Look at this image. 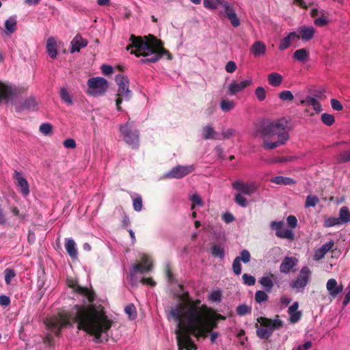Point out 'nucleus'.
Masks as SVG:
<instances>
[{
	"mask_svg": "<svg viewBox=\"0 0 350 350\" xmlns=\"http://www.w3.org/2000/svg\"><path fill=\"white\" fill-rule=\"evenodd\" d=\"M322 122L327 126H331L334 122V117L328 113H323L321 115Z\"/></svg>",
	"mask_w": 350,
	"mask_h": 350,
	"instance_id": "obj_50",
	"label": "nucleus"
},
{
	"mask_svg": "<svg viewBox=\"0 0 350 350\" xmlns=\"http://www.w3.org/2000/svg\"><path fill=\"white\" fill-rule=\"evenodd\" d=\"M226 70L229 73L234 72L237 69V64L233 61H229L226 65Z\"/></svg>",
	"mask_w": 350,
	"mask_h": 350,
	"instance_id": "obj_61",
	"label": "nucleus"
},
{
	"mask_svg": "<svg viewBox=\"0 0 350 350\" xmlns=\"http://www.w3.org/2000/svg\"><path fill=\"white\" fill-rule=\"evenodd\" d=\"M299 40V35L295 32H290L287 36L283 38L279 44V49L284 51L288 49L293 42H295Z\"/></svg>",
	"mask_w": 350,
	"mask_h": 350,
	"instance_id": "obj_20",
	"label": "nucleus"
},
{
	"mask_svg": "<svg viewBox=\"0 0 350 350\" xmlns=\"http://www.w3.org/2000/svg\"><path fill=\"white\" fill-rule=\"evenodd\" d=\"M191 200L192 202L191 209H194L196 206H202L203 205V202L198 194L192 195Z\"/></svg>",
	"mask_w": 350,
	"mask_h": 350,
	"instance_id": "obj_52",
	"label": "nucleus"
},
{
	"mask_svg": "<svg viewBox=\"0 0 350 350\" xmlns=\"http://www.w3.org/2000/svg\"><path fill=\"white\" fill-rule=\"evenodd\" d=\"M14 184L19 189L20 192L23 196H27L29 194V185L26 178L19 172L15 171L13 174Z\"/></svg>",
	"mask_w": 350,
	"mask_h": 350,
	"instance_id": "obj_14",
	"label": "nucleus"
},
{
	"mask_svg": "<svg viewBox=\"0 0 350 350\" xmlns=\"http://www.w3.org/2000/svg\"><path fill=\"white\" fill-rule=\"evenodd\" d=\"M263 147L272 150L284 144L289 139L288 129L283 120H276L265 125L260 131Z\"/></svg>",
	"mask_w": 350,
	"mask_h": 350,
	"instance_id": "obj_4",
	"label": "nucleus"
},
{
	"mask_svg": "<svg viewBox=\"0 0 350 350\" xmlns=\"http://www.w3.org/2000/svg\"><path fill=\"white\" fill-rule=\"evenodd\" d=\"M287 224L290 227L292 228H295L297 225V218L293 215H289L287 219Z\"/></svg>",
	"mask_w": 350,
	"mask_h": 350,
	"instance_id": "obj_63",
	"label": "nucleus"
},
{
	"mask_svg": "<svg viewBox=\"0 0 350 350\" xmlns=\"http://www.w3.org/2000/svg\"><path fill=\"white\" fill-rule=\"evenodd\" d=\"M88 94L92 96L103 94L108 88L107 81L103 77H92L88 81Z\"/></svg>",
	"mask_w": 350,
	"mask_h": 350,
	"instance_id": "obj_9",
	"label": "nucleus"
},
{
	"mask_svg": "<svg viewBox=\"0 0 350 350\" xmlns=\"http://www.w3.org/2000/svg\"><path fill=\"white\" fill-rule=\"evenodd\" d=\"M244 283L247 285L252 286L255 284L256 279L254 276L244 273L242 276Z\"/></svg>",
	"mask_w": 350,
	"mask_h": 350,
	"instance_id": "obj_56",
	"label": "nucleus"
},
{
	"mask_svg": "<svg viewBox=\"0 0 350 350\" xmlns=\"http://www.w3.org/2000/svg\"><path fill=\"white\" fill-rule=\"evenodd\" d=\"M328 19L326 16H321L319 18H317L314 20V24L317 26L323 27L327 24Z\"/></svg>",
	"mask_w": 350,
	"mask_h": 350,
	"instance_id": "obj_60",
	"label": "nucleus"
},
{
	"mask_svg": "<svg viewBox=\"0 0 350 350\" xmlns=\"http://www.w3.org/2000/svg\"><path fill=\"white\" fill-rule=\"evenodd\" d=\"M67 283L69 287L73 288L75 292L84 295L90 302L93 301L94 295L88 289L80 286L73 279L68 280Z\"/></svg>",
	"mask_w": 350,
	"mask_h": 350,
	"instance_id": "obj_17",
	"label": "nucleus"
},
{
	"mask_svg": "<svg viewBox=\"0 0 350 350\" xmlns=\"http://www.w3.org/2000/svg\"><path fill=\"white\" fill-rule=\"evenodd\" d=\"M312 343L310 341H307L301 345H299L294 348L293 350H308L312 347Z\"/></svg>",
	"mask_w": 350,
	"mask_h": 350,
	"instance_id": "obj_64",
	"label": "nucleus"
},
{
	"mask_svg": "<svg viewBox=\"0 0 350 350\" xmlns=\"http://www.w3.org/2000/svg\"><path fill=\"white\" fill-rule=\"evenodd\" d=\"M319 201V198L316 196L309 195L306 198L305 206L307 208L314 207L317 204Z\"/></svg>",
	"mask_w": 350,
	"mask_h": 350,
	"instance_id": "obj_44",
	"label": "nucleus"
},
{
	"mask_svg": "<svg viewBox=\"0 0 350 350\" xmlns=\"http://www.w3.org/2000/svg\"><path fill=\"white\" fill-rule=\"evenodd\" d=\"M195 167L193 165H178L172 169L167 174V177L180 178L190 174L194 170Z\"/></svg>",
	"mask_w": 350,
	"mask_h": 350,
	"instance_id": "obj_16",
	"label": "nucleus"
},
{
	"mask_svg": "<svg viewBox=\"0 0 350 350\" xmlns=\"http://www.w3.org/2000/svg\"><path fill=\"white\" fill-rule=\"evenodd\" d=\"M224 14L230 21L231 25L234 27H237L241 25L239 18H238L233 6L228 2L224 9Z\"/></svg>",
	"mask_w": 350,
	"mask_h": 350,
	"instance_id": "obj_21",
	"label": "nucleus"
},
{
	"mask_svg": "<svg viewBox=\"0 0 350 350\" xmlns=\"http://www.w3.org/2000/svg\"><path fill=\"white\" fill-rule=\"evenodd\" d=\"M252 80L251 78L241 81L233 80L228 86V94L229 95H235L236 94L244 90L251 86Z\"/></svg>",
	"mask_w": 350,
	"mask_h": 350,
	"instance_id": "obj_13",
	"label": "nucleus"
},
{
	"mask_svg": "<svg viewBox=\"0 0 350 350\" xmlns=\"http://www.w3.org/2000/svg\"><path fill=\"white\" fill-rule=\"evenodd\" d=\"M271 228L275 231L278 237L286 239H293L294 234L291 230L284 228V224L282 221H272Z\"/></svg>",
	"mask_w": 350,
	"mask_h": 350,
	"instance_id": "obj_15",
	"label": "nucleus"
},
{
	"mask_svg": "<svg viewBox=\"0 0 350 350\" xmlns=\"http://www.w3.org/2000/svg\"><path fill=\"white\" fill-rule=\"evenodd\" d=\"M39 130L42 134L46 135L51 133L52 126L49 123H43L40 126Z\"/></svg>",
	"mask_w": 350,
	"mask_h": 350,
	"instance_id": "obj_54",
	"label": "nucleus"
},
{
	"mask_svg": "<svg viewBox=\"0 0 350 350\" xmlns=\"http://www.w3.org/2000/svg\"><path fill=\"white\" fill-rule=\"evenodd\" d=\"M152 260L148 256L144 254L141 258L139 262L135 264L131 270L130 277L132 284H137V280L136 278V274L138 272L142 273L148 272L152 269Z\"/></svg>",
	"mask_w": 350,
	"mask_h": 350,
	"instance_id": "obj_7",
	"label": "nucleus"
},
{
	"mask_svg": "<svg viewBox=\"0 0 350 350\" xmlns=\"http://www.w3.org/2000/svg\"><path fill=\"white\" fill-rule=\"evenodd\" d=\"M5 282L7 284H10L12 280L16 276L15 271L12 269H5L4 271Z\"/></svg>",
	"mask_w": 350,
	"mask_h": 350,
	"instance_id": "obj_42",
	"label": "nucleus"
},
{
	"mask_svg": "<svg viewBox=\"0 0 350 350\" xmlns=\"http://www.w3.org/2000/svg\"><path fill=\"white\" fill-rule=\"evenodd\" d=\"M251 310V308L245 304L241 305L237 308V313L240 316L250 314Z\"/></svg>",
	"mask_w": 350,
	"mask_h": 350,
	"instance_id": "obj_51",
	"label": "nucleus"
},
{
	"mask_svg": "<svg viewBox=\"0 0 350 350\" xmlns=\"http://www.w3.org/2000/svg\"><path fill=\"white\" fill-rule=\"evenodd\" d=\"M341 225L338 217H329L325 219L324 226L327 228Z\"/></svg>",
	"mask_w": 350,
	"mask_h": 350,
	"instance_id": "obj_49",
	"label": "nucleus"
},
{
	"mask_svg": "<svg viewBox=\"0 0 350 350\" xmlns=\"http://www.w3.org/2000/svg\"><path fill=\"white\" fill-rule=\"evenodd\" d=\"M258 324L256 325L257 328V336L260 338H268L275 329H278L282 326V321L279 319L278 317L271 320L265 317H259L257 319Z\"/></svg>",
	"mask_w": 350,
	"mask_h": 350,
	"instance_id": "obj_5",
	"label": "nucleus"
},
{
	"mask_svg": "<svg viewBox=\"0 0 350 350\" xmlns=\"http://www.w3.org/2000/svg\"><path fill=\"white\" fill-rule=\"evenodd\" d=\"M279 98L282 100H293L294 96L291 91L284 90L280 92Z\"/></svg>",
	"mask_w": 350,
	"mask_h": 350,
	"instance_id": "obj_53",
	"label": "nucleus"
},
{
	"mask_svg": "<svg viewBox=\"0 0 350 350\" xmlns=\"http://www.w3.org/2000/svg\"><path fill=\"white\" fill-rule=\"evenodd\" d=\"M211 253L213 256L223 258L224 256V247L221 244H213Z\"/></svg>",
	"mask_w": 350,
	"mask_h": 350,
	"instance_id": "obj_39",
	"label": "nucleus"
},
{
	"mask_svg": "<svg viewBox=\"0 0 350 350\" xmlns=\"http://www.w3.org/2000/svg\"><path fill=\"white\" fill-rule=\"evenodd\" d=\"M309 57V53L308 51L305 49H300L295 51L293 53V57L301 62H305L308 59Z\"/></svg>",
	"mask_w": 350,
	"mask_h": 350,
	"instance_id": "obj_38",
	"label": "nucleus"
},
{
	"mask_svg": "<svg viewBox=\"0 0 350 350\" xmlns=\"http://www.w3.org/2000/svg\"><path fill=\"white\" fill-rule=\"evenodd\" d=\"M297 259L295 258L286 257L282 260L280 271L282 273H288L291 270L297 265Z\"/></svg>",
	"mask_w": 350,
	"mask_h": 350,
	"instance_id": "obj_28",
	"label": "nucleus"
},
{
	"mask_svg": "<svg viewBox=\"0 0 350 350\" xmlns=\"http://www.w3.org/2000/svg\"><path fill=\"white\" fill-rule=\"evenodd\" d=\"M133 206L136 211H140L142 208V199L141 197L135 198L133 201Z\"/></svg>",
	"mask_w": 350,
	"mask_h": 350,
	"instance_id": "obj_59",
	"label": "nucleus"
},
{
	"mask_svg": "<svg viewBox=\"0 0 350 350\" xmlns=\"http://www.w3.org/2000/svg\"><path fill=\"white\" fill-rule=\"evenodd\" d=\"M268 83L273 87H278L282 83L283 77L278 72H271L267 76Z\"/></svg>",
	"mask_w": 350,
	"mask_h": 350,
	"instance_id": "obj_32",
	"label": "nucleus"
},
{
	"mask_svg": "<svg viewBox=\"0 0 350 350\" xmlns=\"http://www.w3.org/2000/svg\"><path fill=\"white\" fill-rule=\"evenodd\" d=\"M234 200L241 207H246L248 205L246 198L239 192L235 195Z\"/></svg>",
	"mask_w": 350,
	"mask_h": 350,
	"instance_id": "obj_47",
	"label": "nucleus"
},
{
	"mask_svg": "<svg viewBox=\"0 0 350 350\" xmlns=\"http://www.w3.org/2000/svg\"><path fill=\"white\" fill-rule=\"evenodd\" d=\"M299 308V303L297 301H295L291 306H290L288 308V314L289 315L288 321L291 323L295 324L299 321L302 317L301 311L298 310Z\"/></svg>",
	"mask_w": 350,
	"mask_h": 350,
	"instance_id": "obj_19",
	"label": "nucleus"
},
{
	"mask_svg": "<svg viewBox=\"0 0 350 350\" xmlns=\"http://www.w3.org/2000/svg\"><path fill=\"white\" fill-rule=\"evenodd\" d=\"M130 40L131 43L126 47V50H131V53L135 54L137 57H145L142 59L144 63L156 62L167 53L163 48L161 41L154 36H145L142 38L132 35Z\"/></svg>",
	"mask_w": 350,
	"mask_h": 350,
	"instance_id": "obj_3",
	"label": "nucleus"
},
{
	"mask_svg": "<svg viewBox=\"0 0 350 350\" xmlns=\"http://www.w3.org/2000/svg\"><path fill=\"white\" fill-rule=\"evenodd\" d=\"M340 224H346L350 221V213L347 206H342L339 211L338 217Z\"/></svg>",
	"mask_w": 350,
	"mask_h": 350,
	"instance_id": "obj_35",
	"label": "nucleus"
},
{
	"mask_svg": "<svg viewBox=\"0 0 350 350\" xmlns=\"http://www.w3.org/2000/svg\"><path fill=\"white\" fill-rule=\"evenodd\" d=\"M273 275H265L262 277L259 282L260 284L267 291H271V288L273 286Z\"/></svg>",
	"mask_w": 350,
	"mask_h": 350,
	"instance_id": "obj_36",
	"label": "nucleus"
},
{
	"mask_svg": "<svg viewBox=\"0 0 350 350\" xmlns=\"http://www.w3.org/2000/svg\"><path fill=\"white\" fill-rule=\"evenodd\" d=\"M232 187L240 193L247 196H252L258 189V186L255 183H244L242 181L234 182Z\"/></svg>",
	"mask_w": 350,
	"mask_h": 350,
	"instance_id": "obj_12",
	"label": "nucleus"
},
{
	"mask_svg": "<svg viewBox=\"0 0 350 350\" xmlns=\"http://www.w3.org/2000/svg\"><path fill=\"white\" fill-rule=\"evenodd\" d=\"M202 136L205 139L221 140L220 133L216 132L210 125H206L202 129Z\"/></svg>",
	"mask_w": 350,
	"mask_h": 350,
	"instance_id": "obj_24",
	"label": "nucleus"
},
{
	"mask_svg": "<svg viewBox=\"0 0 350 350\" xmlns=\"http://www.w3.org/2000/svg\"><path fill=\"white\" fill-rule=\"evenodd\" d=\"M250 51L254 57H261L266 53L267 46L262 42L256 41L252 44Z\"/></svg>",
	"mask_w": 350,
	"mask_h": 350,
	"instance_id": "obj_27",
	"label": "nucleus"
},
{
	"mask_svg": "<svg viewBox=\"0 0 350 350\" xmlns=\"http://www.w3.org/2000/svg\"><path fill=\"white\" fill-rule=\"evenodd\" d=\"M334 242L333 241H329L328 243L323 244L321 247L315 251L314 259L319 260L323 258L327 253V252H329L334 247Z\"/></svg>",
	"mask_w": 350,
	"mask_h": 350,
	"instance_id": "obj_26",
	"label": "nucleus"
},
{
	"mask_svg": "<svg viewBox=\"0 0 350 350\" xmlns=\"http://www.w3.org/2000/svg\"><path fill=\"white\" fill-rule=\"evenodd\" d=\"M124 311L131 320H133L136 318L137 312H136V308L134 305L130 304V305L127 306L125 308Z\"/></svg>",
	"mask_w": 350,
	"mask_h": 350,
	"instance_id": "obj_43",
	"label": "nucleus"
},
{
	"mask_svg": "<svg viewBox=\"0 0 350 350\" xmlns=\"http://www.w3.org/2000/svg\"><path fill=\"white\" fill-rule=\"evenodd\" d=\"M271 181L278 185H290L294 184L295 182L293 178L284 177L282 176H275L271 178Z\"/></svg>",
	"mask_w": 350,
	"mask_h": 350,
	"instance_id": "obj_37",
	"label": "nucleus"
},
{
	"mask_svg": "<svg viewBox=\"0 0 350 350\" xmlns=\"http://www.w3.org/2000/svg\"><path fill=\"white\" fill-rule=\"evenodd\" d=\"M311 271L307 267H304L299 272L296 280L291 284L293 288L297 291L302 290L308 284Z\"/></svg>",
	"mask_w": 350,
	"mask_h": 350,
	"instance_id": "obj_11",
	"label": "nucleus"
},
{
	"mask_svg": "<svg viewBox=\"0 0 350 350\" xmlns=\"http://www.w3.org/2000/svg\"><path fill=\"white\" fill-rule=\"evenodd\" d=\"M116 82L118 85L117 99L116 100V107L118 111L121 110L120 104L123 100H128L131 97V91L129 88V81L127 77L123 75H118L116 77Z\"/></svg>",
	"mask_w": 350,
	"mask_h": 350,
	"instance_id": "obj_6",
	"label": "nucleus"
},
{
	"mask_svg": "<svg viewBox=\"0 0 350 350\" xmlns=\"http://www.w3.org/2000/svg\"><path fill=\"white\" fill-rule=\"evenodd\" d=\"M88 45V41L83 39L81 36H76L71 42L70 53L79 52L81 49Z\"/></svg>",
	"mask_w": 350,
	"mask_h": 350,
	"instance_id": "obj_25",
	"label": "nucleus"
},
{
	"mask_svg": "<svg viewBox=\"0 0 350 350\" xmlns=\"http://www.w3.org/2000/svg\"><path fill=\"white\" fill-rule=\"evenodd\" d=\"M237 258H239L240 261H243L244 263H247L250 262L251 256L250 252L247 250H243L241 252V256H237Z\"/></svg>",
	"mask_w": 350,
	"mask_h": 350,
	"instance_id": "obj_57",
	"label": "nucleus"
},
{
	"mask_svg": "<svg viewBox=\"0 0 350 350\" xmlns=\"http://www.w3.org/2000/svg\"><path fill=\"white\" fill-rule=\"evenodd\" d=\"M219 106L222 111L228 112L234 109L236 103L233 100L223 98L220 101Z\"/></svg>",
	"mask_w": 350,
	"mask_h": 350,
	"instance_id": "obj_34",
	"label": "nucleus"
},
{
	"mask_svg": "<svg viewBox=\"0 0 350 350\" xmlns=\"http://www.w3.org/2000/svg\"><path fill=\"white\" fill-rule=\"evenodd\" d=\"M120 131L124 141L132 147H136L139 142V133L135 129H133L131 122H126L125 124L120 126Z\"/></svg>",
	"mask_w": 350,
	"mask_h": 350,
	"instance_id": "obj_8",
	"label": "nucleus"
},
{
	"mask_svg": "<svg viewBox=\"0 0 350 350\" xmlns=\"http://www.w3.org/2000/svg\"><path fill=\"white\" fill-rule=\"evenodd\" d=\"M16 19L14 16H11L5 22V33L10 35L13 33L16 29Z\"/></svg>",
	"mask_w": 350,
	"mask_h": 350,
	"instance_id": "obj_33",
	"label": "nucleus"
},
{
	"mask_svg": "<svg viewBox=\"0 0 350 350\" xmlns=\"http://www.w3.org/2000/svg\"><path fill=\"white\" fill-rule=\"evenodd\" d=\"M72 323H77L78 329L94 335L96 339L111 327V321L105 315L103 307L92 304L75 306L69 313L59 312L45 321L48 329L56 335Z\"/></svg>",
	"mask_w": 350,
	"mask_h": 350,
	"instance_id": "obj_2",
	"label": "nucleus"
},
{
	"mask_svg": "<svg viewBox=\"0 0 350 350\" xmlns=\"http://www.w3.org/2000/svg\"><path fill=\"white\" fill-rule=\"evenodd\" d=\"M254 94L259 101H263L267 96V91L262 87L256 88Z\"/></svg>",
	"mask_w": 350,
	"mask_h": 350,
	"instance_id": "obj_45",
	"label": "nucleus"
},
{
	"mask_svg": "<svg viewBox=\"0 0 350 350\" xmlns=\"http://www.w3.org/2000/svg\"><path fill=\"white\" fill-rule=\"evenodd\" d=\"M60 97L62 100L68 105H72L73 102L71 96L67 91V90L64 88L60 90Z\"/></svg>",
	"mask_w": 350,
	"mask_h": 350,
	"instance_id": "obj_40",
	"label": "nucleus"
},
{
	"mask_svg": "<svg viewBox=\"0 0 350 350\" xmlns=\"http://www.w3.org/2000/svg\"><path fill=\"white\" fill-rule=\"evenodd\" d=\"M326 288L332 298H335L343 290V286L338 284L337 281L334 279H329L326 283Z\"/></svg>",
	"mask_w": 350,
	"mask_h": 350,
	"instance_id": "obj_18",
	"label": "nucleus"
},
{
	"mask_svg": "<svg viewBox=\"0 0 350 350\" xmlns=\"http://www.w3.org/2000/svg\"><path fill=\"white\" fill-rule=\"evenodd\" d=\"M221 295L222 293L220 290L213 291L208 295V300L213 302H219Z\"/></svg>",
	"mask_w": 350,
	"mask_h": 350,
	"instance_id": "obj_46",
	"label": "nucleus"
},
{
	"mask_svg": "<svg viewBox=\"0 0 350 350\" xmlns=\"http://www.w3.org/2000/svg\"><path fill=\"white\" fill-rule=\"evenodd\" d=\"M38 105V101L34 97L27 98L21 106L16 107V111H20L24 109L34 110Z\"/></svg>",
	"mask_w": 350,
	"mask_h": 350,
	"instance_id": "obj_30",
	"label": "nucleus"
},
{
	"mask_svg": "<svg viewBox=\"0 0 350 350\" xmlns=\"http://www.w3.org/2000/svg\"><path fill=\"white\" fill-rule=\"evenodd\" d=\"M101 70L103 74L105 75H110L113 72V68L111 66L107 64H103L101 66Z\"/></svg>",
	"mask_w": 350,
	"mask_h": 350,
	"instance_id": "obj_62",
	"label": "nucleus"
},
{
	"mask_svg": "<svg viewBox=\"0 0 350 350\" xmlns=\"http://www.w3.org/2000/svg\"><path fill=\"white\" fill-rule=\"evenodd\" d=\"M170 316L178 323L175 332L179 350H196L191 335L206 337L217 327V320L225 319L205 306L192 303L179 304L172 308Z\"/></svg>",
	"mask_w": 350,
	"mask_h": 350,
	"instance_id": "obj_1",
	"label": "nucleus"
},
{
	"mask_svg": "<svg viewBox=\"0 0 350 350\" xmlns=\"http://www.w3.org/2000/svg\"><path fill=\"white\" fill-rule=\"evenodd\" d=\"M268 299L267 294L262 291H257L255 294V300L256 302L260 304L267 301Z\"/></svg>",
	"mask_w": 350,
	"mask_h": 350,
	"instance_id": "obj_48",
	"label": "nucleus"
},
{
	"mask_svg": "<svg viewBox=\"0 0 350 350\" xmlns=\"http://www.w3.org/2000/svg\"><path fill=\"white\" fill-rule=\"evenodd\" d=\"M65 249L68 252V255L72 258H76L77 257V245L75 241L72 239H66L65 240Z\"/></svg>",
	"mask_w": 350,
	"mask_h": 350,
	"instance_id": "obj_31",
	"label": "nucleus"
},
{
	"mask_svg": "<svg viewBox=\"0 0 350 350\" xmlns=\"http://www.w3.org/2000/svg\"><path fill=\"white\" fill-rule=\"evenodd\" d=\"M235 134V130L233 129H228L227 130L222 132V133H220L221 136V140L229 139L234 136Z\"/></svg>",
	"mask_w": 350,
	"mask_h": 350,
	"instance_id": "obj_58",
	"label": "nucleus"
},
{
	"mask_svg": "<svg viewBox=\"0 0 350 350\" xmlns=\"http://www.w3.org/2000/svg\"><path fill=\"white\" fill-rule=\"evenodd\" d=\"M316 30L312 27L301 26L297 29V33L299 35V39L304 42L310 40L314 36Z\"/></svg>",
	"mask_w": 350,
	"mask_h": 350,
	"instance_id": "obj_22",
	"label": "nucleus"
},
{
	"mask_svg": "<svg viewBox=\"0 0 350 350\" xmlns=\"http://www.w3.org/2000/svg\"><path fill=\"white\" fill-rule=\"evenodd\" d=\"M46 52L48 55L53 59L57 57V40L55 37L51 36L46 40Z\"/></svg>",
	"mask_w": 350,
	"mask_h": 350,
	"instance_id": "obj_23",
	"label": "nucleus"
},
{
	"mask_svg": "<svg viewBox=\"0 0 350 350\" xmlns=\"http://www.w3.org/2000/svg\"><path fill=\"white\" fill-rule=\"evenodd\" d=\"M305 103L308 105L312 106L313 109L317 112H319L321 111V106L320 103L315 98H314L312 97L308 98L306 100Z\"/></svg>",
	"mask_w": 350,
	"mask_h": 350,
	"instance_id": "obj_41",
	"label": "nucleus"
},
{
	"mask_svg": "<svg viewBox=\"0 0 350 350\" xmlns=\"http://www.w3.org/2000/svg\"><path fill=\"white\" fill-rule=\"evenodd\" d=\"M19 93L18 88L7 81H0V103L9 101Z\"/></svg>",
	"mask_w": 350,
	"mask_h": 350,
	"instance_id": "obj_10",
	"label": "nucleus"
},
{
	"mask_svg": "<svg viewBox=\"0 0 350 350\" xmlns=\"http://www.w3.org/2000/svg\"><path fill=\"white\" fill-rule=\"evenodd\" d=\"M233 271L235 274L239 275L241 272V265L239 258H236L232 263Z\"/></svg>",
	"mask_w": 350,
	"mask_h": 350,
	"instance_id": "obj_55",
	"label": "nucleus"
},
{
	"mask_svg": "<svg viewBox=\"0 0 350 350\" xmlns=\"http://www.w3.org/2000/svg\"><path fill=\"white\" fill-rule=\"evenodd\" d=\"M228 3L226 0H203V5L205 8L215 10L220 5L223 9Z\"/></svg>",
	"mask_w": 350,
	"mask_h": 350,
	"instance_id": "obj_29",
	"label": "nucleus"
}]
</instances>
